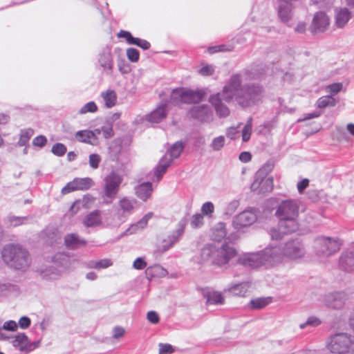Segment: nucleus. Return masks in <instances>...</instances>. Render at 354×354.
Listing matches in <instances>:
<instances>
[{
  "label": "nucleus",
  "instance_id": "nucleus-1",
  "mask_svg": "<svg viewBox=\"0 0 354 354\" xmlns=\"http://www.w3.org/2000/svg\"><path fill=\"white\" fill-rule=\"evenodd\" d=\"M242 77L240 74L232 75L221 93L212 95L209 102L214 106L217 115L221 118L227 117L230 114L228 107L222 100L230 102L234 100L239 105L247 107L260 100L263 88L256 84L241 85Z\"/></svg>",
  "mask_w": 354,
  "mask_h": 354
},
{
  "label": "nucleus",
  "instance_id": "nucleus-2",
  "mask_svg": "<svg viewBox=\"0 0 354 354\" xmlns=\"http://www.w3.org/2000/svg\"><path fill=\"white\" fill-rule=\"evenodd\" d=\"M237 254L236 249L228 243H223L220 247L215 244H206L201 250L198 262H210L216 267H223Z\"/></svg>",
  "mask_w": 354,
  "mask_h": 354
},
{
  "label": "nucleus",
  "instance_id": "nucleus-3",
  "mask_svg": "<svg viewBox=\"0 0 354 354\" xmlns=\"http://www.w3.org/2000/svg\"><path fill=\"white\" fill-rule=\"evenodd\" d=\"M299 209L297 200H284L279 204L275 215L279 218V227L283 232L292 233L298 230Z\"/></svg>",
  "mask_w": 354,
  "mask_h": 354
},
{
  "label": "nucleus",
  "instance_id": "nucleus-4",
  "mask_svg": "<svg viewBox=\"0 0 354 354\" xmlns=\"http://www.w3.org/2000/svg\"><path fill=\"white\" fill-rule=\"evenodd\" d=\"M1 257L3 261L16 270H26L30 265L29 252L18 244H8L4 246Z\"/></svg>",
  "mask_w": 354,
  "mask_h": 354
},
{
  "label": "nucleus",
  "instance_id": "nucleus-5",
  "mask_svg": "<svg viewBox=\"0 0 354 354\" xmlns=\"http://www.w3.org/2000/svg\"><path fill=\"white\" fill-rule=\"evenodd\" d=\"M328 348L335 354H354V338L345 333H336L330 338Z\"/></svg>",
  "mask_w": 354,
  "mask_h": 354
},
{
  "label": "nucleus",
  "instance_id": "nucleus-6",
  "mask_svg": "<svg viewBox=\"0 0 354 354\" xmlns=\"http://www.w3.org/2000/svg\"><path fill=\"white\" fill-rule=\"evenodd\" d=\"M204 96L202 91H194L185 88L174 89L170 95V102L174 105L199 102Z\"/></svg>",
  "mask_w": 354,
  "mask_h": 354
},
{
  "label": "nucleus",
  "instance_id": "nucleus-7",
  "mask_svg": "<svg viewBox=\"0 0 354 354\" xmlns=\"http://www.w3.org/2000/svg\"><path fill=\"white\" fill-rule=\"evenodd\" d=\"M342 243L339 239L318 237L315 241L316 253L319 257H330L339 250Z\"/></svg>",
  "mask_w": 354,
  "mask_h": 354
},
{
  "label": "nucleus",
  "instance_id": "nucleus-8",
  "mask_svg": "<svg viewBox=\"0 0 354 354\" xmlns=\"http://www.w3.org/2000/svg\"><path fill=\"white\" fill-rule=\"evenodd\" d=\"M183 149V143L181 142H176L171 147L168 153L160 160L154 172V175L156 177L157 180H160L161 179L162 175L166 172L173 159L177 158L181 153Z\"/></svg>",
  "mask_w": 354,
  "mask_h": 354
},
{
  "label": "nucleus",
  "instance_id": "nucleus-9",
  "mask_svg": "<svg viewBox=\"0 0 354 354\" xmlns=\"http://www.w3.org/2000/svg\"><path fill=\"white\" fill-rule=\"evenodd\" d=\"M261 253L263 267L266 268L275 267L284 259L281 245H270L261 250Z\"/></svg>",
  "mask_w": 354,
  "mask_h": 354
},
{
  "label": "nucleus",
  "instance_id": "nucleus-10",
  "mask_svg": "<svg viewBox=\"0 0 354 354\" xmlns=\"http://www.w3.org/2000/svg\"><path fill=\"white\" fill-rule=\"evenodd\" d=\"M53 261L55 266L59 267V268L53 266L42 273L43 277L50 280L56 279L64 270L71 266L70 257L65 253L56 254L53 258Z\"/></svg>",
  "mask_w": 354,
  "mask_h": 354
},
{
  "label": "nucleus",
  "instance_id": "nucleus-11",
  "mask_svg": "<svg viewBox=\"0 0 354 354\" xmlns=\"http://www.w3.org/2000/svg\"><path fill=\"white\" fill-rule=\"evenodd\" d=\"M268 165H265L257 171L255 179L251 185V189L258 194L270 192L273 189V178L266 177Z\"/></svg>",
  "mask_w": 354,
  "mask_h": 354
},
{
  "label": "nucleus",
  "instance_id": "nucleus-12",
  "mask_svg": "<svg viewBox=\"0 0 354 354\" xmlns=\"http://www.w3.org/2000/svg\"><path fill=\"white\" fill-rule=\"evenodd\" d=\"M122 181V176L114 171L111 172L104 178V194L107 203H111L115 198Z\"/></svg>",
  "mask_w": 354,
  "mask_h": 354
},
{
  "label": "nucleus",
  "instance_id": "nucleus-13",
  "mask_svg": "<svg viewBox=\"0 0 354 354\" xmlns=\"http://www.w3.org/2000/svg\"><path fill=\"white\" fill-rule=\"evenodd\" d=\"M11 344L16 349L25 354H28L40 346V340L30 342L24 333H20L11 337Z\"/></svg>",
  "mask_w": 354,
  "mask_h": 354
},
{
  "label": "nucleus",
  "instance_id": "nucleus-14",
  "mask_svg": "<svg viewBox=\"0 0 354 354\" xmlns=\"http://www.w3.org/2000/svg\"><path fill=\"white\" fill-rule=\"evenodd\" d=\"M282 245L283 257L297 259L304 257L306 250L304 244L299 240H290Z\"/></svg>",
  "mask_w": 354,
  "mask_h": 354
},
{
  "label": "nucleus",
  "instance_id": "nucleus-15",
  "mask_svg": "<svg viewBox=\"0 0 354 354\" xmlns=\"http://www.w3.org/2000/svg\"><path fill=\"white\" fill-rule=\"evenodd\" d=\"M257 219V216L255 209L249 208L234 217L232 225L236 230H240L251 225Z\"/></svg>",
  "mask_w": 354,
  "mask_h": 354
},
{
  "label": "nucleus",
  "instance_id": "nucleus-16",
  "mask_svg": "<svg viewBox=\"0 0 354 354\" xmlns=\"http://www.w3.org/2000/svg\"><path fill=\"white\" fill-rule=\"evenodd\" d=\"M238 263L245 267L253 269L263 266L261 250L256 252H247L241 255Z\"/></svg>",
  "mask_w": 354,
  "mask_h": 354
},
{
  "label": "nucleus",
  "instance_id": "nucleus-17",
  "mask_svg": "<svg viewBox=\"0 0 354 354\" xmlns=\"http://www.w3.org/2000/svg\"><path fill=\"white\" fill-rule=\"evenodd\" d=\"M97 64L100 66L102 71L106 74L112 73L114 63L110 46H106L97 55Z\"/></svg>",
  "mask_w": 354,
  "mask_h": 354
},
{
  "label": "nucleus",
  "instance_id": "nucleus-18",
  "mask_svg": "<svg viewBox=\"0 0 354 354\" xmlns=\"http://www.w3.org/2000/svg\"><path fill=\"white\" fill-rule=\"evenodd\" d=\"M188 115L201 122H210L213 118V113L207 104H198L192 106L188 111Z\"/></svg>",
  "mask_w": 354,
  "mask_h": 354
},
{
  "label": "nucleus",
  "instance_id": "nucleus-19",
  "mask_svg": "<svg viewBox=\"0 0 354 354\" xmlns=\"http://www.w3.org/2000/svg\"><path fill=\"white\" fill-rule=\"evenodd\" d=\"M330 17L324 12H317L313 19L310 30L313 33L325 32L330 25Z\"/></svg>",
  "mask_w": 354,
  "mask_h": 354
},
{
  "label": "nucleus",
  "instance_id": "nucleus-20",
  "mask_svg": "<svg viewBox=\"0 0 354 354\" xmlns=\"http://www.w3.org/2000/svg\"><path fill=\"white\" fill-rule=\"evenodd\" d=\"M346 299V295L344 292H335L325 295L322 298V302L324 304L333 309L342 308Z\"/></svg>",
  "mask_w": 354,
  "mask_h": 354
},
{
  "label": "nucleus",
  "instance_id": "nucleus-21",
  "mask_svg": "<svg viewBox=\"0 0 354 354\" xmlns=\"http://www.w3.org/2000/svg\"><path fill=\"white\" fill-rule=\"evenodd\" d=\"M187 224L185 219H181L177 225V228L165 239L162 245V250L167 251L176 244L183 236Z\"/></svg>",
  "mask_w": 354,
  "mask_h": 354
},
{
  "label": "nucleus",
  "instance_id": "nucleus-22",
  "mask_svg": "<svg viewBox=\"0 0 354 354\" xmlns=\"http://www.w3.org/2000/svg\"><path fill=\"white\" fill-rule=\"evenodd\" d=\"M353 17V13L347 8H336L334 12V26L338 29L345 28Z\"/></svg>",
  "mask_w": 354,
  "mask_h": 354
},
{
  "label": "nucleus",
  "instance_id": "nucleus-23",
  "mask_svg": "<svg viewBox=\"0 0 354 354\" xmlns=\"http://www.w3.org/2000/svg\"><path fill=\"white\" fill-rule=\"evenodd\" d=\"M339 268L346 272L354 271V248L342 253L339 259Z\"/></svg>",
  "mask_w": 354,
  "mask_h": 354
},
{
  "label": "nucleus",
  "instance_id": "nucleus-24",
  "mask_svg": "<svg viewBox=\"0 0 354 354\" xmlns=\"http://www.w3.org/2000/svg\"><path fill=\"white\" fill-rule=\"evenodd\" d=\"M100 131L96 129L94 131L89 130L79 131L75 133L76 139L82 142L88 143L92 145H96L98 143L97 134H100Z\"/></svg>",
  "mask_w": 354,
  "mask_h": 354
},
{
  "label": "nucleus",
  "instance_id": "nucleus-25",
  "mask_svg": "<svg viewBox=\"0 0 354 354\" xmlns=\"http://www.w3.org/2000/svg\"><path fill=\"white\" fill-rule=\"evenodd\" d=\"M250 286V282L243 281L239 283L230 284L225 288L224 291L234 296L245 297Z\"/></svg>",
  "mask_w": 354,
  "mask_h": 354
},
{
  "label": "nucleus",
  "instance_id": "nucleus-26",
  "mask_svg": "<svg viewBox=\"0 0 354 354\" xmlns=\"http://www.w3.org/2000/svg\"><path fill=\"white\" fill-rule=\"evenodd\" d=\"M167 104L161 102L156 109L150 114L145 115L146 120L152 123H158L162 121L167 115Z\"/></svg>",
  "mask_w": 354,
  "mask_h": 354
},
{
  "label": "nucleus",
  "instance_id": "nucleus-27",
  "mask_svg": "<svg viewBox=\"0 0 354 354\" xmlns=\"http://www.w3.org/2000/svg\"><path fill=\"white\" fill-rule=\"evenodd\" d=\"M32 221V216H17L14 214H9L5 218V224L8 227H19L24 225H27Z\"/></svg>",
  "mask_w": 354,
  "mask_h": 354
},
{
  "label": "nucleus",
  "instance_id": "nucleus-28",
  "mask_svg": "<svg viewBox=\"0 0 354 354\" xmlns=\"http://www.w3.org/2000/svg\"><path fill=\"white\" fill-rule=\"evenodd\" d=\"M65 246L70 250H75L86 244L84 239H81L77 234H68L64 236Z\"/></svg>",
  "mask_w": 354,
  "mask_h": 354
},
{
  "label": "nucleus",
  "instance_id": "nucleus-29",
  "mask_svg": "<svg viewBox=\"0 0 354 354\" xmlns=\"http://www.w3.org/2000/svg\"><path fill=\"white\" fill-rule=\"evenodd\" d=\"M203 296L207 304L220 305L224 303V297L220 292L207 289L203 291Z\"/></svg>",
  "mask_w": 354,
  "mask_h": 354
},
{
  "label": "nucleus",
  "instance_id": "nucleus-30",
  "mask_svg": "<svg viewBox=\"0 0 354 354\" xmlns=\"http://www.w3.org/2000/svg\"><path fill=\"white\" fill-rule=\"evenodd\" d=\"M153 215V214L152 212L147 213L137 223L131 225L127 230L126 233L127 234H132L136 233L140 230H142L147 225L148 221L152 218Z\"/></svg>",
  "mask_w": 354,
  "mask_h": 354
},
{
  "label": "nucleus",
  "instance_id": "nucleus-31",
  "mask_svg": "<svg viewBox=\"0 0 354 354\" xmlns=\"http://www.w3.org/2000/svg\"><path fill=\"white\" fill-rule=\"evenodd\" d=\"M136 200L130 199L127 197L122 198L118 203L120 211H121L124 215L131 214L136 206Z\"/></svg>",
  "mask_w": 354,
  "mask_h": 354
},
{
  "label": "nucleus",
  "instance_id": "nucleus-32",
  "mask_svg": "<svg viewBox=\"0 0 354 354\" xmlns=\"http://www.w3.org/2000/svg\"><path fill=\"white\" fill-rule=\"evenodd\" d=\"M136 196L141 200L145 201L151 195L152 193V185L151 183H142L135 188Z\"/></svg>",
  "mask_w": 354,
  "mask_h": 354
},
{
  "label": "nucleus",
  "instance_id": "nucleus-33",
  "mask_svg": "<svg viewBox=\"0 0 354 354\" xmlns=\"http://www.w3.org/2000/svg\"><path fill=\"white\" fill-rule=\"evenodd\" d=\"M100 212L98 210L93 211L85 216L83 223L86 227H95L101 224Z\"/></svg>",
  "mask_w": 354,
  "mask_h": 354
},
{
  "label": "nucleus",
  "instance_id": "nucleus-34",
  "mask_svg": "<svg viewBox=\"0 0 354 354\" xmlns=\"http://www.w3.org/2000/svg\"><path fill=\"white\" fill-rule=\"evenodd\" d=\"M100 96L104 100L106 108H112L117 102V95L113 90H106L101 93Z\"/></svg>",
  "mask_w": 354,
  "mask_h": 354
},
{
  "label": "nucleus",
  "instance_id": "nucleus-35",
  "mask_svg": "<svg viewBox=\"0 0 354 354\" xmlns=\"http://www.w3.org/2000/svg\"><path fill=\"white\" fill-rule=\"evenodd\" d=\"M212 238L216 241H221L227 235L225 224L218 223L212 230Z\"/></svg>",
  "mask_w": 354,
  "mask_h": 354
},
{
  "label": "nucleus",
  "instance_id": "nucleus-36",
  "mask_svg": "<svg viewBox=\"0 0 354 354\" xmlns=\"http://www.w3.org/2000/svg\"><path fill=\"white\" fill-rule=\"evenodd\" d=\"M73 182L77 190L88 189L93 184V180L90 178H75L73 179Z\"/></svg>",
  "mask_w": 354,
  "mask_h": 354
},
{
  "label": "nucleus",
  "instance_id": "nucleus-37",
  "mask_svg": "<svg viewBox=\"0 0 354 354\" xmlns=\"http://www.w3.org/2000/svg\"><path fill=\"white\" fill-rule=\"evenodd\" d=\"M118 37L124 38L126 39L127 42L130 45H136L137 46L138 43L140 41V38L134 37L132 36L131 33L127 30H121L118 34Z\"/></svg>",
  "mask_w": 354,
  "mask_h": 354
},
{
  "label": "nucleus",
  "instance_id": "nucleus-38",
  "mask_svg": "<svg viewBox=\"0 0 354 354\" xmlns=\"http://www.w3.org/2000/svg\"><path fill=\"white\" fill-rule=\"evenodd\" d=\"M270 302V298H257L252 299L249 306L252 309H261Z\"/></svg>",
  "mask_w": 354,
  "mask_h": 354
},
{
  "label": "nucleus",
  "instance_id": "nucleus-39",
  "mask_svg": "<svg viewBox=\"0 0 354 354\" xmlns=\"http://www.w3.org/2000/svg\"><path fill=\"white\" fill-rule=\"evenodd\" d=\"M33 133L34 131L31 129H22L20 133L18 145L21 147L26 145L30 138L32 136Z\"/></svg>",
  "mask_w": 354,
  "mask_h": 354
},
{
  "label": "nucleus",
  "instance_id": "nucleus-40",
  "mask_svg": "<svg viewBox=\"0 0 354 354\" xmlns=\"http://www.w3.org/2000/svg\"><path fill=\"white\" fill-rule=\"evenodd\" d=\"M252 130V118H249L245 125L242 130V140L243 142H248L251 136Z\"/></svg>",
  "mask_w": 354,
  "mask_h": 354
},
{
  "label": "nucleus",
  "instance_id": "nucleus-41",
  "mask_svg": "<svg viewBox=\"0 0 354 354\" xmlns=\"http://www.w3.org/2000/svg\"><path fill=\"white\" fill-rule=\"evenodd\" d=\"M329 105H331V106L335 105V100L331 96H329V95L323 96V97H319L317 100V106L318 108L322 109V108H325Z\"/></svg>",
  "mask_w": 354,
  "mask_h": 354
},
{
  "label": "nucleus",
  "instance_id": "nucleus-42",
  "mask_svg": "<svg viewBox=\"0 0 354 354\" xmlns=\"http://www.w3.org/2000/svg\"><path fill=\"white\" fill-rule=\"evenodd\" d=\"M225 142V137L220 136L214 138L209 146L214 151H220L224 147Z\"/></svg>",
  "mask_w": 354,
  "mask_h": 354
},
{
  "label": "nucleus",
  "instance_id": "nucleus-43",
  "mask_svg": "<svg viewBox=\"0 0 354 354\" xmlns=\"http://www.w3.org/2000/svg\"><path fill=\"white\" fill-rule=\"evenodd\" d=\"M66 147L64 144L59 142L55 144L51 149V152L54 155L59 157L63 156L66 153Z\"/></svg>",
  "mask_w": 354,
  "mask_h": 354
},
{
  "label": "nucleus",
  "instance_id": "nucleus-44",
  "mask_svg": "<svg viewBox=\"0 0 354 354\" xmlns=\"http://www.w3.org/2000/svg\"><path fill=\"white\" fill-rule=\"evenodd\" d=\"M97 111V106L94 102H89L85 104L79 111L80 114H86L87 113H95Z\"/></svg>",
  "mask_w": 354,
  "mask_h": 354
},
{
  "label": "nucleus",
  "instance_id": "nucleus-45",
  "mask_svg": "<svg viewBox=\"0 0 354 354\" xmlns=\"http://www.w3.org/2000/svg\"><path fill=\"white\" fill-rule=\"evenodd\" d=\"M102 161L101 156L97 153H91L89 155L88 157V164L90 167L93 169H96L99 167L100 163Z\"/></svg>",
  "mask_w": 354,
  "mask_h": 354
},
{
  "label": "nucleus",
  "instance_id": "nucleus-46",
  "mask_svg": "<svg viewBox=\"0 0 354 354\" xmlns=\"http://www.w3.org/2000/svg\"><path fill=\"white\" fill-rule=\"evenodd\" d=\"M127 57L131 62H137L140 58L139 51L134 48H129L127 49Z\"/></svg>",
  "mask_w": 354,
  "mask_h": 354
},
{
  "label": "nucleus",
  "instance_id": "nucleus-47",
  "mask_svg": "<svg viewBox=\"0 0 354 354\" xmlns=\"http://www.w3.org/2000/svg\"><path fill=\"white\" fill-rule=\"evenodd\" d=\"M203 216L202 214H195L193 215L191 220V226L193 228H198L203 225Z\"/></svg>",
  "mask_w": 354,
  "mask_h": 354
},
{
  "label": "nucleus",
  "instance_id": "nucleus-48",
  "mask_svg": "<svg viewBox=\"0 0 354 354\" xmlns=\"http://www.w3.org/2000/svg\"><path fill=\"white\" fill-rule=\"evenodd\" d=\"M320 324L321 321L319 320V318L314 316H311L308 318L307 321L305 323L301 324L299 327L301 329H304L306 326L315 327L319 326Z\"/></svg>",
  "mask_w": 354,
  "mask_h": 354
},
{
  "label": "nucleus",
  "instance_id": "nucleus-49",
  "mask_svg": "<svg viewBox=\"0 0 354 354\" xmlns=\"http://www.w3.org/2000/svg\"><path fill=\"white\" fill-rule=\"evenodd\" d=\"M342 87V83H333L327 86L326 90L328 93H330L331 95H335L338 93L339 91H341Z\"/></svg>",
  "mask_w": 354,
  "mask_h": 354
},
{
  "label": "nucleus",
  "instance_id": "nucleus-50",
  "mask_svg": "<svg viewBox=\"0 0 354 354\" xmlns=\"http://www.w3.org/2000/svg\"><path fill=\"white\" fill-rule=\"evenodd\" d=\"M239 206V201L237 200H233L230 202L226 206L225 214L227 215H232Z\"/></svg>",
  "mask_w": 354,
  "mask_h": 354
},
{
  "label": "nucleus",
  "instance_id": "nucleus-51",
  "mask_svg": "<svg viewBox=\"0 0 354 354\" xmlns=\"http://www.w3.org/2000/svg\"><path fill=\"white\" fill-rule=\"evenodd\" d=\"M1 327L5 330L14 332L17 330L18 324L14 320H9V321L5 322Z\"/></svg>",
  "mask_w": 354,
  "mask_h": 354
},
{
  "label": "nucleus",
  "instance_id": "nucleus-52",
  "mask_svg": "<svg viewBox=\"0 0 354 354\" xmlns=\"http://www.w3.org/2000/svg\"><path fill=\"white\" fill-rule=\"evenodd\" d=\"M259 65L252 66L250 70L247 72V75L248 77L252 79L259 77L262 73L259 71Z\"/></svg>",
  "mask_w": 354,
  "mask_h": 354
},
{
  "label": "nucleus",
  "instance_id": "nucleus-53",
  "mask_svg": "<svg viewBox=\"0 0 354 354\" xmlns=\"http://www.w3.org/2000/svg\"><path fill=\"white\" fill-rule=\"evenodd\" d=\"M47 143V138L44 136H38L32 140V145L40 148L44 147Z\"/></svg>",
  "mask_w": 354,
  "mask_h": 354
},
{
  "label": "nucleus",
  "instance_id": "nucleus-54",
  "mask_svg": "<svg viewBox=\"0 0 354 354\" xmlns=\"http://www.w3.org/2000/svg\"><path fill=\"white\" fill-rule=\"evenodd\" d=\"M173 346L169 344H159V354H171L174 352Z\"/></svg>",
  "mask_w": 354,
  "mask_h": 354
},
{
  "label": "nucleus",
  "instance_id": "nucleus-55",
  "mask_svg": "<svg viewBox=\"0 0 354 354\" xmlns=\"http://www.w3.org/2000/svg\"><path fill=\"white\" fill-rule=\"evenodd\" d=\"M113 265V262L109 259H103L97 261V270L105 269Z\"/></svg>",
  "mask_w": 354,
  "mask_h": 354
},
{
  "label": "nucleus",
  "instance_id": "nucleus-56",
  "mask_svg": "<svg viewBox=\"0 0 354 354\" xmlns=\"http://www.w3.org/2000/svg\"><path fill=\"white\" fill-rule=\"evenodd\" d=\"M278 229L272 228L270 230V235L272 240H279L282 238V235L286 234L281 230L279 224L278 225Z\"/></svg>",
  "mask_w": 354,
  "mask_h": 354
},
{
  "label": "nucleus",
  "instance_id": "nucleus-57",
  "mask_svg": "<svg viewBox=\"0 0 354 354\" xmlns=\"http://www.w3.org/2000/svg\"><path fill=\"white\" fill-rule=\"evenodd\" d=\"M147 266V263L142 257H138L133 263V268L136 270H143Z\"/></svg>",
  "mask_w": 354,
  "mask_h": 354
},
{
  "label": "nucleus",
  "instance_id": "nucleus-58",
  "mask_svg": "<svg viewBox=\"0 0 354 354\" xmlns=\"http://www.w3.org/2000/svg\"><path fill=\"white\" fill-rule=\"evenodd\" d=\"M81 202L80 205L85 208H89L91 205L94 203L95 198L91 196H85L82 200H79Z\"/></svg>",
  "mask_w": 354,
  "mask_h": 354
},
{
  "label": "nucleus",
  "instance_id": "nucleus-59",
  "mask_svg": "<svg viewBox=\"0 0 354 354\" xmlns=\"http://www.w3.org/2000/svg\"><path fill=\"white\" fill-rule=\"evenodd\" d=\"M77 187H75V185H74L73 180L69 183H68L62 189V194L63 195L69 194L72 192L76 191Z\"/></svg>",
  "mask_w": 354,
  "mask_h": 354
},
{
  "label": "nucleus",
  "instance_id": "nucleus-60",
  "mask_svg": "<svg viewBox=\"0 0 354 354\" xmlns=\"http://www.w3.org/2000/svg\"><path fill=\"white\" fill-rule=\"evenodd\" d=\"M214 207L212 202L205 203L201 207L203 214L207 215L212 214L214 212Z\"/></svg>",
  "mask_w": 354,
  "mask_h": 354
},
{
  "label": "nucleus",
  "instance_id": "nucleus-61",
  "mask_svg": "<svg viewBox=\"0 0 354 354\" xmlns=\"http://www.w3.org/2000/svg\"><path fill=\"white\" fill-rule=\"evenodd\" d=\"M30 319L26 316H24L19 319L17 324L21 329H26L30 326Z\"/></svg>",
  "mask_w": 354,
  "mask_h": 354
},
{
  "label": "nucleus",
  "instance_id": "nucleus-62",
  "mask_svg": "<svg viewBox=\"0 0 354 354\" xmlns=\"http://www.w3.org/2000/svg\"><path fill=\"white\" fill-rule=\"evenodd\" d=\"M214 69L211 65L203 66L200 70L199 73L203 76H209L213 74Z\"/></svg>",
  "mask_w": 354,
  "mask_h": 354
},
{
  "label": "nucleus",
  "instance_id": "nucleus-63",
  "mask_svg": "<svg viewBox=\"0 0 354 354\" xmlns=\"http://www.w3.org/2000/svg\"><path fill=\"white\" fill-rule=\"evenodd\" d=\"M314 4L318 5L320 8H328L333 5V0H311Z\"/></svg>",
  "mask_w": 354,
  "mask_h": 354
},
{
  "label": "nucleus",
  "instance_id": "nucleus-64",
  "mask_svg": "<svg viewBox=\"0 0 354 354\" xmlns=\"http://www.w3.org/2000/svg\"><path fill=\"white\" fill-rule=\"evenodd\" d=\"M239 127H232L227 129L226 135L230 139H235L236 138V135L239 133Z\"/></svg>",
  "mask_w": 354,
  "mask_h": 354
}]
</instances>
